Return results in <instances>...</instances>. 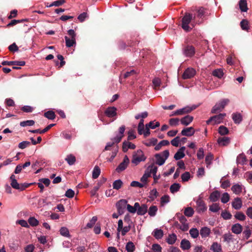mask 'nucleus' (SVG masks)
I'll return each mask as SVG.
<instances>
[{
  "mask_svg": "<svg viewBox=\"0 0 252 252\" xmlns=\"http://www.w3.org/2000/svg\"><path fill=\"white\" fill-rule=\"evenodd\" d=\"M181 185L179 183H174L170 186V190L171 193H174L179 191Z\"/></svg>",
  "mask_w": 252,
  "mask_h": 252,
  "instance_id": "38",
  "label": "nucleus"
},
{
  "mask_svg": "<svg viewBox=\"0 0 252 252\" xmlns=\"http://www.w3.org/2000/svg\"><path fill=\"white\" fill-rule=\"evenodd\" d=\"M220 196V192L218 190H215L212 192L209 196V199L212 202H216Z\"/></svg>",
  "mask_w": 252,
  "mask_h": 252,
  "instance_id": "27",
  "label": "nucleus"
},
{
  "mask_svg": "<svg viewBox=\"0 0 252 252\" xmlns=\"http://www.w3.org/2000/svg\"><path fill=\"white\" fill-rule=\"evenodd\" d=\"M60 232L61 235L64 237L70 238L71 236L69 230L65 227H62L60 230Z\"/></svg>",
  "mask_w": 252,
  "mask_h": 252,
  "instance_id": "35",
  "label": "nucleus"
},
{
  "mask_svg": "<svg viewBox=\"0 0 252 252\" xmlns=\"http://www.w3.org/2000/svg\"><path fill=\"white\" fill-rule=\"evenodd\" d=\"M64 38L65 40V44L66 47H71L76 44V39L70 38L67 36H65Z\"/></svg>",
  "mask_w": 252,
  "mask_h": 252,
  "instance_id": "32",
  "label": "nucleus"
},
{
  "mask_svg": "<svg viewBox=\"0 0 252 252\" xmlns=\"http://www.w3.org/2000/svg\"><path fill=\"white\" fill-rule=\"evenodd\" d=\"M230 196L228 193H223L221 198V201L223 203H226L229 200Z\"/></svg>",
  "mask_w": 252,
  "mask_h": 252,
  "instance_id": "56",
  "label": "nucleus"
},
{
  "mask_svg": "<svg viewBox=\"0 0 252 252\" xmlns=\"http://www.w3.org/2000/svg\"><path fill=\"white\" fill-rule=\"evenodd\" d=\"M232 207L236 210L240 209L242 206V202L240 198L236 197L232 202Z\"/></svg>",
  "mask_w": 252,
  "mask_h": 252,
  "instance_id": "19",
  "label": "nucleus"
},
{
  "mask_svg": "<svg viewBox=\"0 0 252 252\" xmlns=\"http://www.w3.org/2000/svg\"><path fill=\"white\" fill-rule=\"evenodd\" d=\"M212 74L214 76L217 77L219 78H221L223 75V71L221 69H215L213 71Z\"/></svg>",
  "mask_w": 252,
  "mask_h": 252,
  "instance_id": "47",
  "label": "nucleus"
},
{
  "mask_svg": "<svg viewBox=\"0 0 252 252\" xmlns=\"http://www.w3.org/2000/svg\"><path fill=\"white\" fill-rule=\"evenodd\" d=\"M239 8L242 12H247L248 8L246 0H240L239 1Z\"/></svg>",
  "mask_w": 252,
  "mask_h": 252,
  "instance_id": "29",
  "label": "nucleus"
},
{
  "mask_svg": "<svg viewBox=\"0 0 252 252\" xmlns=\"http://www.w3.org/2000/svg\"><path fill=\"white\" fill-rule=\"evenodd\" d=\"M190 236L193 238H196L199 235V231L197 228H192L189 230Z\"/></svg>",
  "mask_w": 252,
  "mask_h": 252,
  "instance_id": "51",
  "label": "nucleus"
},
{
  "mask_svg": "<svg viewBox=\"0 0 252 252\" xmlns=\"http://www.w3.org/2000/svg\"><path fill=\"white\" fill-rule=\"evenodd\" d=\"M169 156V152L166 150L155 155L156 163L159 166L163 165Z\"/></svg>",
  "mask_w": 252,
  "mask_h": 252,
  "instance_id": "2",
  "label": "nucleus"
},
{
  "mask_svg": "<svg viewBox=\"0 0 252 252\" xmlns=\"http://www.w3.org/2000/svg\"><path fill=\"white\" fill-rule=\"evenodd\" d=\"M193 119V117L190 115H187L185 117L182 118L180 121L182 125L184 126H188L190 124Z\"/></svg>",
  "mask_w": 252,
  "mask_h": 252,
  "instance_id": "18",
  "label": "nucleus"
},
{
  "mask_svg": "<svg viewBox=\"0 0 252 252\" xmlns=\"http://www.w3.org/2000/svg\"><path fill=\"white\" fill-rule=\"evenodd\" d=\"M232 118L236 124H239L243 120L242 115L239 113H234L232 114Z\"/></svg>",
  "mask_w": 252,
  "mask_h": 252,
  "instance_id": "21",
  "label": "nucleus"
},
{
  "mask_svg": "<svg viewBox=\"0 0 252 252\" xmlns=\"http://www.w3.org/2000/svg\"><path fill=\"white\" fill-rule=\"evenodd\" d=\"M220 209V207L217 203L213 204L210 206L209 210L213 212H217Z\"/></svg>",
  "mask_w": 252,
  "mask_h": 252,
  "instance_id": "60",
  "label": "nucleus"
},
{
  "mask_svg": "<svg viewBox=\"0 0 252 252\" xmlns=\"http://www.w3.org/2000/svg\"><path fill=\"white\" fill-rule=\"evenodd\" d=\"M117 109L115 107H109L105 111L104 113L109 118L113 117L117 115Z\"/></svg>",
  "mask_w": 252,
  "mask_h": 252,
  "instance_id": "10",
  "label": "nucleus"
},
{
  "mask_svg": "<svg viewBox=\"0 0 252 252\" xmlns=\"http://www.w3.org/2000/svg\"><path fill=\"white\" fill-rule=\"evenodd\" d=\"M177 240V236L175 233L169 234L166 239V242L169 245L174 244Z\"/></svg>",
  "mask_w": 252,
  "mask_h": 252,
  "instance_id": "28",
  "label": "nucleus"
},
{
  "mask_svg": "<svg viewBox=\"0 0 252 252\" xmlns=\"http://www.w3.org/2000/svg\"><path fill=\"white\" fill-rule=\"evenodd\" d=\"M28 222L32 226H36L39 224V221L33 217H31L28 219Z\"/></svg>",
  "mask_w": 252,
  "mask_h": 252,
  "instance_id": "43",
  "label": "nucleus"
},
{
  "mask_svg": "<svg viewBox=\"0 0 252 252\" xmlns=\"http://www.w3.org/2000/svg\"><path fill=\"white\" fill-rule=\"evenodd\" d=\"M192 19V15L189 13L186 12L182 18L181 27L186 32H189L191 30V28L189 25Z\"/></svg>",
  "mask_w": 252,
  "mask_h": 252,
  "instance_id": "1",
  "label": "nucleus"
},
{
  "mask_svg": "<svg viewBox=\"0 0 252 252\" xmlns=\"http://www.w3.org/2000/svg\"><path fill=\"white\" fill-rule=\"evenodd\" d=\"M240 26L242 30L245 31H248V21L247 20L243 19L240 22Z\"/></svg>",
  "mask_w": 252,
  "mask_h": 252,
  "instance_id": "55",
  "label": "nucleus"
},
{
  "mask_svg": "<svg viewBox=\"0 0 252 252\" xmlns=\"http://www.w3.org/2000/svg\"><path fill=\"white\" fill-rule=\"evenodd\" d=\"M231 190L236 194H239L242 191V187L239 184H235L231 187Z\"/></svg>",
  "mask_w": 252,
  "mask_h": 252,
  "instance_id": "31",
  "label": "nucleus"
},
{
  "mask_svg": "<svg viewBox=\"0 0 252 252\" xmlns=\"http://www.w3.org/2000/svg\"><path fill=\"white\" fill-rule=\"evenodd\" d=\"M196 210L198 213L204 212L207 210V207L204 201L200 198L196 201Z\"/></svg>",
  "mask_w": 252,
  "mask_h": 252,
  "instance_id": "9",
  "label": "nucleus"
},
{
  "mask_svg": "<svg viewBox=\"0 0 252 252\" xmlns=\"http://www.w3.org/2000/svg\"><path fill=\"white\" fill-rule=\"evenodd\" d=\"M194 213V211L191 207H187L185 209L184 214L186 216L190 217L192 216Z\"/></svg>",
  "mask_w": 252,
  "mask_h": 252,
  "instance_id": "49",
  "label": "nucleus"
},
{
  "mask_svg": "<svg viewBox=\"0 0 252 252\" xmlns=\"http://www.w3.org/2000/svg\"><path fill=\"white\" fill-rule=\"evenodd\" d=\"M213 158V155L211 153H209L206 156L205 158V162L207 167H208L209 165L211 164Z\"/></svg>",
  "mask_w": 252,
  "mask_h": 252,
  "instance_id": "50",
  "label": "nucleus"
},
{
  "mask_svg": "<svg viewBox=\"0 0 252 252\" xmlns=\"http://www.w3.org/2000/svg\"><path fill=\"white\" fill-rule=\"evenodd\" d=\"M55 125L56 124H50L49 125H48L47 126H46L45 128H44L42 130H41L39 129H35V130H29V131L32 133H39L40 134H43V133L46 132L47 131H48L53 126H55Z\"/></svg>",
  "mask_w": 252,
  "mask_h": 252,
  "instance_id": "16",
  "label": "nucleus"
},
{
  "mask_svg": "<svg viewBox=\"0 0 252 252\" xmlns=\"http://www.w3.org/2000/svg\"><path fill=\"white\" fill-rule=\"evenodd\" d=\"M168 145H169V142L168 140H162L155 146V150L156 151H159L162 146H167Z\"/></svg>",
  "mask_w": 252,
  "mask_h": 252,
  "instance_id": "34",
  "label": "nucleus"
},
{
  "mask_svg": "<svg viewBox=\"0 0 252 252\" xmlns=\"http://www.w3.org/2000/svg\"><path fill=\"white\" fill-rule=\"evenodd\" d=\"M169 202V196L168 195H164L160 198V204L161 206H163L165 203Z\"/></svg>",
  "mask_w": 252,
  "mask_h": 252,
  "instance_id": "59",
  "label": "nucleus"
},
{
  "mask_svg": "<svg viewBox=\"0 0 252 252\" xmlns=\"http://www.w3.org/2000/svg\"><path fill=\"white\" fill-rule=\"evenodd\" d=\"M158 142V140L156 138H152L148 142L145 143V145L148 147L151 146H156Z\"/></svg>",
  "mask_w": 252,
  "mask_h": 252,
  "instance_id": "62",
  "label": "nucleus"
},
{
  "mask_svg": "<svg viewBox=\"0 0 252 252\" xmlns=\"http://www.w3.org/2000/svg\"><path fill=\"white\" fill-rule=\"evenodd\" d=\"M135 148L136 146L130 142L125 141L123 143L122 149L124 153L126 152L128 149H135Z\"/></svg>",
  "mask_w": 252,
  "mask_h": 252,
  "instance_id": "14",
  "label": "nucleus"
},
{
  "mask_svg": "<svg viewBox=\"0 0 252 252\" xmlns=\"http://www.w3.org/2000/svg\"><path fill=\"white\" fill-rule=\"evenodd\" d=\"M100 173V169L98 166H95L93 171L92 177L94 179H96L98 177Z\"/></svg>",
  "mask_w": 252,
  "mask_h": 252,
  "instance_id": "44",
  "label": "nucleus"
},
{
  "mask_svg": "<svg viewBox=\"0 0 252 252\" xmlns=\"http://www.w3.org/2000/svg\"><path fill=\"white\" fill-rule=\"evenodd\" d=\"M233 235L230 233H225L222 236L223 242H226L228 244H229L230 242H233Z\"/></svg>",
  "mask_w": 252,
  "mask_h": 252,
  "instance_id": "30",
  "label": "nucleus"
},
{
  "mask_svg": "<svg viewBox=\"0 0 252 252\" xmlns=\"http://www.w3.org/2000/svg\"><path fill=\"white\" fill-rule=\"evenodd\" d=\"M180 247L183 250H188L191 247V244L189 240L184 239L181 242Z\"/></svg>",
  "mask_w": 252,
  "mask_h": 252,
  "instance_id": "20",
  "label": "nucleus"
},
{
  "mask_svg": "<svg viewBox=\"0 0 252 252\" xmlns=\"http://www.w3.org/2000/svg\"><path fill=\"white\" fill-rule=\"evenodd\" d=\"M152 249L155 252H161L162 250L161 246L158 244H153Z\"/></svg>",
  "mask_w": 252,
  "mask_h": 252,
  "instance_id": "64",
  "label": "nucleus"
},
{
  "mask_svg": "<svg viewBox=\"0 0 252 252\" xmlns=\"http://www.w3.org/2000/svg\"><path fill=\"white\" fill-rule=\"evenodd\" d=\"M148 170H149L151 174L153 175H156L158 170V167L155 166L154 164H151L148 167Z\"/></svg>",
  "mask_w": 252,
  "mask_h": 252,
  "instance_id": "53",
  "label": "nucleus"
},
{
  "mask_svg": "<svg viewBox=\"0 0 252 252\" xmlns=\"http://www.w3.org/2000/svg\"><path fill=\"white\" fill-rule=\"evenodd\" d=\"M1 64L2 65H18L24 66L25 64L24 61H6L2 62Z\"/></svg>",
  "mask_w": 252,
  "mask_h": 252,
  "instance_id": "11",
  "label": "nucleus"
},
{
  "mask_svg": "<svg viewBox=\"0 0 252 252\" xmlns=\"http://www.w3.org/2000/svg\"><path fill=\"white\" fill-rule=\"evenodd\" d=\"M44 116L49 120H54L56 118L55 112L52 110H49L44 113Z\"/></svg>",
  "mask_w": 252,
  "mask_h": 252,
  "instance_id": "40",
  "label": "nucleus"
},
{
  "mask_svg": "<svg viewBox=\"0 0 252 252\" xmlns=\"http://www.w3.org/2000/svg\"><path fill=\"white\" fill-rule=\"evenodd\" d=\"M126 127L125 126H122L119 129V134L117 135L116 137H114L115 142L116 143H119L122 138L124 137V132L125 130Z\"/></svg>",
  "mask_w": 252,
  "mask_h": 252,
  "instance_id": "12",
  "label": "nucleus"
},
{
  "mask_svg": "<svg viewBox=\"0 0 252 252\" xmlns=\"http://www.w3.org/2000/svg\"><path fill=\"white\" fill-rule=\"evenodd\" d=\"M65 160L67 161L68 164L70 165L74 164L76 161V158L73 155H67Z\"/></svg>",
  "mask_w": 252,
  "mask_h": 252,
  "instance_id": "33",
  "label": "nucleus"
},
{
  "mask_svg": "<svg viewBox=\"0 0 252 252\" xmlns=\"http://www.w3.org/2000/svg\"><path fill=\"white\" fill-rule=\"evenodd\" d=\"M243 234L244 235V238L246 239H248L250 238L251 235V230L248 226L246 228Z\"/></svg>",
  "mask_w": 252,
  "mask_h": 252,
  "instance_id": "63",
  "label": "nucleus"
},
{
  "mask_svg": "<svg viewBox=\"0 0 252 252\" xmlns=\"http://www.w3.org/2000/svg\"><path fill=\"white\" fill-rule=\"evenodd\" d=\"M148 211V206L146 204H142L140 207H138L137 210L138 215L142 216L145 215Z\"/></svg>",
  "mask_w": 252,
  "mask_h": 252,
  "instance_id": "24",
  "label": "nucleus"
},
{
  "mask_svg": "<svg viewBox=\"0 0 252 252\" xmlns=\"http://www.w3.org/2000/svg\"><path fill=\"white\" fill-rule=\"evenodd\" d=\"M206 9L202 7H199L198 9H196L197 17L202 18V17L206 15Z\"/></svg>",
  "mask_w": 252,
  "mask_h": 252,
  "instance_id": "36",
  "label": "nucleus"
},
{
  "mask_svg": "<svg viewBox=\"0 0 252 252\" xmlns=\"http://www.w3.org/2000/svg\"><path fill=\"white\" fill-rule=\"evenodd\" d=\"M146 158L143 152L141 150H139L137 151L136 154L133 155L131 161L135 165H137L141 161L145 160Z\"/></svg>",
  "mask_w": 252,
  "mask_h": 252,
  "instance_id": "4",
  "label": "nucleus"
},
{
  "mask_svg": "<svg viewBox=\"0 0 252 252\" xmlns=\"http://www.w3.org/2000/svg\"><path fill=\"white\" fill-rule=\"evenodd\" d=\"M235 218L241 221H244L246 219V216L241 212H238L234 216Z\"/></svg>",
  "mask_w": 252,
  "mask_h": 252,
  "instance_id": "48",
  "label": "nucleus"
},
{
  "mask_svg": "<svg viewBox=\"0 0 252 252\" xmlns=\"http://www.w3.org/2000/svg\"><path fill=\"white\" fill-rule=\"evenodd\" d=\"M210 250L213 252H221L222 249L221 245L217 242L213 243L211 246Z\"/></svg>",
  "mask_w": 252,
  "mask_h": 252,
  "instance_id": "25",
  "label": "nucleus"
},
{
  "mask_svg": "<svg viewBox=\"0 0 252 252\" xmlns=\"http://www.w3.org/2000/svg\"><path fill=\"white\" fill-rule=\"evenodd\" d=\"M182 52L186 57L191 58L195 53V49L193 46L188 44L183 48Z\"/></svg>",
  "mask_w": 252,
  "mask_h": 252,
  "instance_id": "3",
  "label": "nucleus"
},
{
  "mask_svg": "<svg viewBox=\"0 0 252 252\" xmlns=\"http://www.w3.org/2000/svg\"><path fill=\"white\" fill-rule=\"evenodd\" d=\"M97 220V218L96 216H94L92 218L91 220L87 224V227L88 228H92L94 225L95 223Z\"/></svg>",
  "mask_w": 252,
  "mask_h": 252,
  "instance_id": "58",
  "label": "nucleus"
},
{
  "mask_svg": "<svg viewBox=\"0 0 252 252\" xmlns=\"http://www.w3.org/2000/svg\"><path fill=\"white\" fill-rule=\"evenodd\" d=\"M190 177V174L189 172H185L181 175V178L183 182H187Z\"/></svg>",
  "mask_w": 252,
  "mask_h": 252,
  "instance_id": "57",
  "label": "nucleus"
},
{
  "mask_svg": "<svg viewBox=\"0 0 252 252\" xmlns=\"http://www.w3.org/2000/svg\"><path fill=\"white\" fill-rule=\"evenodd\" d=\"M218 143L220 146H227L230 143V138L227 137H219L218 139Z\"/></svg>",
  "mask_w": 252,
  "mask_h": 252,
  "instance_id": "22",
  "label": "nucleus"
},
{
  "mask_svg": "<svg viewBox=\"0 0 252 252\" xmlns=\"http://www.w3.org/2000/svg\"><path fill=\"white\" fill-rule=\"evenodd\" d=\"M152 235L156 239H160L163 236V232L162 230L157 228L154 230Z\"/></svg>",
  "mask_w": 252,
  "mask_h": 252,
  "instance_id": "26",
  "label": "nucleus"
},
{
  "mask_svg": "<svg viewBox=\"0 0 252 252\" xmlns=\"http://www.w3.org/2000/svg\"><path fill=\"white\" fill-rule=\"evenodd\" d=\"M158 195V192L157 191L156 189H153L150 192L149 197L154 200Z\"/></svg>",
  "mask_w": 252,
  "mask_h": 252,
  "instance_id": "54",
  "label": "nucleus"
},
{
  "mask_svg": "<svg viewBox=\"0 0 252 252\" xmlns=\"http://www.w3.org/2000/svg\"><path fill=\"white\" fill-rule=\"evenodd\" d=\"M35 122L33 120H27L25 121L21 122L20 124V125L21 126L24 127L26 126H33Z\"/></svg>",
  "mask_w": 252,
  "mask_h": 252,
  "instance_id": "52",
  "label": "nucleus"
},
{
  "mask_svg": "<svg viewBox=\"0 0 252 252\" xmlns=\"http://www.w3.org/2000/svg\"><path fill=\"white\" fill-rule=\"evenodd\" d=\"M129 163V160L127 156H125L123 161L118 166L116 169V171L120 173L122 171L125 170L127 167Z\"/></svg>",
  "mask_w": 252,
  "mask_h": 252,
  "instance_id": "7",
  "label": "nucleus"
},
{
  "mask_svg": "<svg viewBox=\"0 0 252 252\" xmlns=\"http://www.w3.org/2000/svg\"><path fill=\"white\" fill-rule=\"evenodd\" d=\"M246 157L243 154H240L237 158V162L238 164L243 165L246 162Z\"/></svg>",
  "mask_w": 252,
  "mask_h": 252,
  "instance_id": "37",
  "label": "nucleus"
},
{
  "mask_svg": "<svg viewBox=\"0 0 252 252\" xmlns=\"http://www.w3.org/2000/svg\"><path fill=\"white\" fill-rule=\"evenodd\" d=\"M210 233V229L206 226L202 227L200 230V234L202 238H206L209 236Z\"/></svg>",
  "mask_w": 252,
  "mask_h": 252,
  "instance_id": "23",
  "label": "nucleus"
},
{
  "mask_svg": "<svg viewBox=\"0 0 252 252\" xmlns=\"http://www.w3.org/2000/svg\"><path fill=\"white\" fill-rule=\"evenodd\" d=\"M123 185V183L121 180L118 179L115 181L113 183V188L115 189L119 190Z\"/></svg>",
  "mask_w": 252,
  "mask_h": 252,
  "instance_id": "39",
  "label": "nucleus"
},
{
  "mask_svg": "<svg viewBox=\"0 0 252 252\" xmlns=\"http://www.w3.org/2000/svg\"><path fill=\"white\" fill-rule=\"evenodd\" d=\"M135 249V246L132 242H129L126 244V249L128 252H133Z\"/></svg>",
  "mask_w": 252,
  "mask_h": 252,
  "instance_id": "46",
  "label": "nucleus"
},
{
  "mask_svg": "<svg viewBox=\"0 0 252 252\" xmlns=\"http://www.w3.org/2000/svg\"><path fill=\"white\" fill-rule=\"evenodd\" d=\"M158 211V207L156 206H151L148 210V214L151 217H154L156 215Z\"/></svg>",
  "mask_w": 252,
  "mask_h": 252,
  "instance_id": "42",
  "label": "nucleus"
},
{
  "mask_svg": "<svg viewBox=\"0 0 252 252\" xmlns=\"http://www.w3.org/2000/svg\"><path fill=\"white\" fill-rule=\"evenodd\" d=\"M196 71L192 68H188L185 70L183 74L182 75V78L184 79H188L193 77L195 74Z\"/></svg>",
  "mask_w": 252,
  "mask_h": 252,
  "instance_id": "8",
  "label": "nucleus"
},
{
  "mask_svg": "<svg viewBox=\"0 0 252 252\" xmlns=\"http://www.w3.org/2000/svg\"><path fill=\"white\" fill-rule=\"evenodd\" d=\"M226 116L225 113H220L219 115L211 117L207 121V124L208 125L213 122V124L220 123L224 118Z\"/></svg>",
  "mask_w": 252,
  "mask_h": 252,
  "instance_id": "6",
  "label": "nucleus"
},
{
  "mask_svg": "<svg viewBox=\"0 0 252 252\" xmlns=\"http://www.w3.org/2000/svg\"><path fill=\"white\" fill-rule=\"evenodd\" d=\"M185 156V154L184 153L178 151L177 153L174 155V158L176 160H179L183 158Z\"/></svg>",
  "mask_w": 252,
  "mask_h": 252,
  "instance_id": "61",
  "label": "nucleus"
},
{
  "mask_svg": "<svg viewBox=\"0 0 252 252\" xmlns=\"http://www.w3.org/2000/svg\"><path fill=\"white\" fill-rule=\"evenodd\" d=\"M218 131L219 133L221 135H225L229 132L228 128L223 126H220L219 128Z\"/></svg>",
  "mask_w": 252,
  "mask_h": 252,
  "instance_id": "45",
  "label": "nucleus"
},
{
  "mask_svg": "<svg viewBox=\"0 0 252 252\" xmlns=\"http://www.w3.org/2000/svg\"><path fill=\"white\" fill-rule=\"evenodd\" d=\"M228 102L229 100L228 99H224L219 103H217L213 107L211 110L212 113H217L218 112L221 111Z\"/></svg>",
  "mask_w": 252,
  "mask_h": 252,
  "instance_id": "5",
  "label": "nucleus"
},
{
  "mask_svg": "<svg viewBox=\"0 0 252 252\" xmlns=\"http://www.w3.org/2000/svg\"><path fill=\"white\" fill-rule=\"evenodd\" d=\"M195 133V130L193 127H189L184 128L181 131V134L186 136H192Z\"/></svg>",
  "mask_w": 252,
  "mask_h": 252,
  "instance_id": "13",
  "label": "nucleus"
},
{
  "mask_svg": "<svg viewBox=\"0 0 252 252\" xmlns=\"http://www.w3.org/2000/svg\"><path fill=\"white\" fill-rule=\"evenodd\" d=\"M231 230L233 233L236 234H239L243 230V227L239 223H235L232 226Z\"/></svg>",
  "mask_w": 252,
  "mask_h": 252,
  "instance_id": "17",
  "label": "nucleus"
},
{
  "mask_svg": "<svg viewBox=\"0 0 252 252\" xmlns=\"http://www.w3.org/2000/svg\"><path fill=\"white\" fill-rule=\"evenodd\" d=\"M127 201L125 199H121L116 203V207L125 209L126 206H127Z\"/></svg>",
  "mask_w": 252,
  "mask_h": 252,
  "instance_id": "41",
  "label": "nucleus"
},
{
  "mask_svg": "<svg viewBox=\"0 0 252 252\" xmlns=\"http://www.w3.org/2000/svg\"><path fill=\"white\" fill-rule=\"evenodd\" d=\"M106 181V179H103L99 181L96 185L94 187L93 189L91 191V194L92 196L95 195L97 191L99 189L101 186L104 184Z\"/></svg>",
  "mask_w": 252,
  "mask_h": 252,
  "instance_id": "15",
  "label": "nucleus"
}]
</instances>
